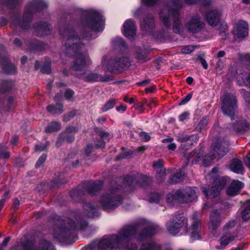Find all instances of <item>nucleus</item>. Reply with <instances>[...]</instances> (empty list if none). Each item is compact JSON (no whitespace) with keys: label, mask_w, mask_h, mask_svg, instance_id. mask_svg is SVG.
I'll list each match as a JSON object with an SVG mask.
<instances>
[{"label":"nucleus","mask_w":250,"mask_h":250,"mask_svg":"<svg viewBox=\"0 0 250 250\" xmlns=\"http://www.w3.org/2000/svg\"><path fill=\"white\" fill-rule=\"evenodd\" d=\"M69 133V129H67L65 131L63 132L59 137L56 142L57 146H60L62 145V142L64 140H66L67 142L70 143L74 140L73 135Z\"/></svg>","instance_id":"23"},{"label":"nucleus","mask_w":250,"mask_h":250,"mask_svg":"<svg viewBox=\"0 0 250 250\" xmlns=\"http://www.w3.org/2000/svg\"><path fill=\"white\" fill-rule=\"evenodd\" d=\"M221 217L219 213L216 210H213L209 217L208 227L210 230H213L219 226Z\"/></svg>","instance_id":"17"},{"label":"nucleus","mask_w":250,"mask_h":250,"mask_svg":"<svg viewBox=\"0 0 250 250\" xmlns=\"http://www.w3.org/2000/svg\"><path fill=\"white\" fill-rule=\"evenodd\" d=\"M142 2L148 5H152L155 3L157 0H142Z\"/></svg>","instance_id":"55"},{"label":"nucleus","mask_w":250,"mask_h":250,"mask_svg":"<svg viewBox=\"0 0 250 250\" xmlns=\"http://www.w3.org/2000/svg\"><path fill=\"white\" fill-rule=\"evenodd\" d=\"M50 29V25L48 23H43L38 29V30L39 31V35L41 36H43L46 35H47L49 32Z\"/></svg>","instance_id":"32"},{"label":"nucleus","mask_w":250,"mask_h":250,"mask_svg":"<svg viewBox=\"0 0 250 250\" xmlns=\"http://www.w3.org/2000/svg\"><path fill=\"white\" fill-rule=\"evenodd\" d=\"M65 52L67 55L76 56V60L73 65V69L76 71H80L83 73L85 69L91 64V61L89 56L83 53L84 51V37L82 40L76 36V32L72 30L67 31L65 34L63 38Z\"/></svg>","instance_id":"2"},{"label":"nucleus","mask_w":250,"mask_h":250,"mask_svg":"<svg viewBox=\"0 0 250 250\" xmlns=\"http://www.w3.org/2000/svg\"><path fill=\"white\" fill-rule=\"evenodd\" d=\"M99 202L103 209H113L122 203V198L115 191H108L101 195Z\"/></svg>","instance_id":"6"},{"label":"nucleus","mask_w":250,"mask_h":250,"mask_svg":"<svg viewBox=\"0 0 250 250\" xmlns=\"http://www.w3.org/2000/svg\"><path fill=\"white\" fill-rule=\"evenodd\" d=\"M185 177V173L181 170L180 172L175 174L169 180V183L171 184H176L182 181Z\"/></svg>","instance_id":"30"},{"label":"nucleus","mask_w":250,"mask_h":250,"mask_svg":"<svg viewBox=\"0 0 250 250\" xmlns=\"http://www.w3.org/2000/svg\"><path fill=\"white\" fill-rule=\"evenodd\" d=\"M75 115V113L74 112H70L68 115L64 116L63 120L65 122L68 121L70 119H71Z\"/></svg>","instance_id":"53"},{"label":"nucleus","mask_w":250,"mask_h":250,"mask_svg":"<svg viewBox=\"0 0 250 250\" xmlns=\"http://www.w3.org/2000/svg\"><path fill=\"white\" fill-rule=\"evenodd\" d=\"M234 236L231 235L229 234H227L221 237L220 243L222 246L225 247L229 243L234 240Z\"/></svg>","instance_id":"31"},{"label":"nucleus","mask_w":250,"mask_h":250,"mask_svg":"<svg viewBox=\"0 0 250 250\" xmlns=\"http://www.w3.org/2000/svg\"><path fill=\"white\" fill-rule=\"evenodd\" d=\"M201 227V222L199 220H196L192 224L189 231L190 238L193 240L200 239L199 229Z\"/></svg>","instance_id":"20"},{"label":"nucleus","mask_w":250,"mask_h":250,"mask_svg":"<svg viewBox=\"0 0 250 250\" xmlns=\"http://www.w3.org/2000/svg\"><path fill=\"white\" fill-rule=\"evenodd\" d=\"M140 137L144 141H148L150 140V136L146 132H141L140 134Z\"/></svg>","instance_id":"50"},{"label":"nucleus","mask_w":250,"mask_h":250,"mask_svg":"<svg viewBox=\"0 0 250 250\" xmlns=\"http://www.w3.org/2000/svg\"><path fill=\"white\" fill-rule=\"evenodd\" d=\"M233 34L235 37L241 39L248 35V25L246 21H240L236 23L233 28Z\"/></svg>","instance_id":"13"},{"label":"nucleus","mask_w":250,"mask_h":250,"mask_svg":"<svg viewBox=\"0 0 250 250\" xmlns=\"http://www.w3.org/2000/svg\"><path fill=\"white\" fill-rule=\"evenodd\" d=\"M180 190L172 191L167 196V201L169 203L173 204L176 201L180 202Z\"/></svg>","instance_id":"25"},{"label":"nucleus","mask_w":250,"mask_h":250,"mask_svg":"<svg viewBox=\"0 0 250 250\" xmlns=\"http://www.w3.org/2000/svg\"><path fill=\"white\" fill-rule=\"evenodd\" d=\"M136 28L133 21L130 19L126 20L123 26V34L129 39H132L136 35Z\"/></svg>","instance_id":"15"},{"label":"nucleus","mask_w":250,"mask_h":250,"mask_svg":"<svg viewBox=\"0 0 250 250\" xmlns=\"http://www.w3.org/2000/svg\"><path fill=\"white\" fill-rule=\"evenodd\" d=\"M244 162L246 165L250 168V153L248 155L247 158L245 159Z\"/></svg>","instance_id":"59"},{"label":"nucleus","mask_w":250,"mask_h":250,"mask_svg":"<svg viewBox=\"0 0 250 250\" xmlns=\"http://www.w3.org/2000/svg\"><path fill=\"white\" fill-rule=\"evenodd\" d=\"M112 43L115 47L120 48H124L125 46V43L121 38H116L112 41Z\"/></svg>","instance_id":"38"},{"label":"nucleus","mask_w":250,"mask_h":250,"mask_svg":"<svg viewBox=\"0 0 250 250\" xmlns=\"http://www.w3.org/2000/svg\"><path fill=\"white\" fill-rule=\"evenodd\" d=\"M182 4L180 0L169 1L160 13V19L167 27L170 26L169 18L172 15L174 19L173 29L175 33H180L181 31V23L179 20L178 11L182 7Z\"/></svg>","instance_id":"4"},{"label":"nucleus","mask_w":250,"mask_h":250,"mask_svg":"<svg viewBox=\"0 0 250 250\" xmlns=\"http://www.w3.org/2000/svg\"><path fill=\"white\" fill-rule=\"evenodd\" d=\"M160 199V196L157 193H153L150 197V201L154 202H158Z\"/></svg>","instance_id":"49"},{"label":"nucleus","mask_w":250,"mask_h":250,"mask_svg":"<svg viewBox=\"0 0 250 250\" xmlns=\"http://www.w3.org/2000/svg\"><path fill=\"white\" fill-rule=\"evenodd\" d=\"M12 85V83L9 81H3L1 82L0 87V90L2 92L8 91L11 89Z\"/></svg>","instance_id":"34"},{"label":"nucleus","mask_w":250,"mask_h":250,"mask_svg":"<svg viewBox=\"0 0 250 250\" xmlns=\"http://www.w3.org/2000/svg\"><path fill=\"white\" fill-rule=\"evenodd\" d=\"M154 89H155V86H149L148 87H146L145 89V91L146 93H152L154 91Z\"/></svg>","instance_id":"64"},{"label":"nucleus","mask_w":250,"mask_h":250,"mask_svg":"<svg viewBox=\"0 0 250 250\" xmlns=\"http://www.w3.org/2000/svg\"><path fill=\"white\" fill-rule=\"evenodd\" d=\"M125 181L129 187L136 183L135 181L133 180L130 177H127L125 179Z\"/></svg>","instance_id":"56"},{"label":"nucleus","mask_w":250,"mask_h":250,"mask_svg":"<svg viewBox=\"0 0 250 250\" xmlns=\"http://www.w3.org/2000/svg\"><path fill=\"white\" fill-rule=\"evenodd\" d=\"M60 125L57 122H52L45 128L46 132L51 133L53 131H57L60 129Z\"/></svg>","instance_id":"33"},{"label":"nucleus","mask_w":250,"mask_h":250,"mask_svg":"<svg viewBox=\"0 0 250 250\" xmlns=\"http://www.w3.org/2000/svg\"><path fill=\"white\" fill-rule=\"evenodd\" d=\"M235 225V222L234 221H231L229 222L227 224H226L225 227L227 229L231 228L234 227Z\"/></svg>","instance_id":"61"},{"label":"nucleus","mask_w":250,"mask_h":250,"mask_svg":"<svg viewBox=\"0 0 250 250\" xmlns=\"http://www.w3.org/2000/svg\"><path fill=\"white\" fill-rule=\"evenodd\" d=\"M126 109V106L125 104H121L116 107V110L119 112H124Z\"/></svg>","instance_id":"57"},{"label":"nucleus","mask_w":250,"mask_h":250,"mask_svg":"<svg viewBox=\"0 0 250 250\" xmlns=\"http://www.w3.org/2000/svg\"><path fill=\"white\" fill-rule=\"evenodd\" d=\"M194 156L195 158L192 160V163L193 164H196L199 161L200 156H199L198 154H196V151H193L189 154L188 157V159L189 160L192 157Z\"/></svg>","instance_id":"41"},{"label":"nucleus","mask_w":250,"mask_h":250,"mask_svg":"<svg viewBox=\"0 0 250 250\" xmlns=\"http://www.w3.org/2000/svg\"><path fill=\"white\" fill-rule=\"evenodd\" d=\"M129 65L128 59L113 58L104 56L102 60V66L104 71L107 70L114 73H121Z\"/></svg>","instance_id":"5"},{"label":"nucleus","mask_w":250,"mask_h":250,"mask_svg":"<svg viewBox=\"0 0 250 250\" xmlns=\"http://www.w3.org/2000/svg\"><path fill=\"white\" fill-rule=\"evenodd\" d=\"M163 165L162 162L161 161H158L155 162L153 164V167L155 168L161 167Z\"/></svg>","instance_id":"58"},{"label":"nucleus","mask_w":250,"mask_h":250,"mask_svg":"<svg viewBox=\"0 0 250 250\" xmlns=\"http://www.w3.org/2000/svg\"><path fill=\"white\" fill-rule=\"evenodd\" d=\"M195 48L192 45L185 46L182 47L181 52L184 54H189L192 52Z\"/></svg>","instance_id":"43"},{"label":"nucleus","mask_w":250,"mask_h":250,"mask_svg":"<svg viewBox=\"0 0 250 250\" xmlns=\"http://www.w3.org/2000/svg\"><path fill=\"white\" fill-rule=\"evenodd\" d=\"M220 13L216 10L209 11L206 15L208 23L211 25H216L219 21Z\"/></svg>","instance_id":"19"},{"label":"nucleus","mask_w":250,"mask_h":250,"mask_svg":"<svg viewBox=\"0 0 250 250\" xmlns=\"http://www.w3.org/2000/svg\"><path fill=\"white\" fill-rule=\"evenodd\" d=\"M3 71L7 74H14L16 72V68L13 64L8 63L6 65L3 66Z\"/></svg>","instance_id":"35"},{"label":"nucleus","mask_w":250,"mask_h":250,"mask_svg":"<svg viewBox=\"0 0 250 250\" xmlns=\"http://www.w3.org/2000/svg\"><path fill=\"white\" fill-rule=\"evenodd\" d=\"M83 208L85 213L89 217L93 218L97 216L99 214L97 208H95L91 204H86Z\"/></svg>","instance_id":"24"},{"label":"nucleus","mask_w":250,"mask_h":250,"mask_svg":"<svg viewBox=\"0 0 250 250\" xmlns=\"http://www.w3.org/2000/svg\"><path fill=\"white\" fill-rule=\"evenodd\" d=\"M87 222L79 217L74 219L65 218L60 226L54 229L53 237L61 243H67L70 237L76 231L84 229Z\"/></svg>","instance_id":"3"},{"label":"nucleus","mask_w":250,"mask_h":250,"mask_svg":"<svg viewBox=\"0 0 250 250\" xmlns=\"http://www.w3.org/2000/svg\"><path fill=\"white\" fill-rule=\"evenodd\" d=\"M48 145L49 142L46 143L45 144H38L35 146V150L41 152L44 150Z\"/></svg>","instance_id":"46"},{"label":"nucleus","mask_w":250,"mask_h":250,"mask_svg":"<svg viewBox=\"0 0 250 250\" xmlns=\"http://www.w3.org/2000/svg\"><path fill=\"white\" fill-rule=\"evenodd\" d=\"M148 51L145 48H139L137 49L136 53V58L141 62H145L147 60V56Z\"/></svg>","instance_id":"27"},{"label":"nucleus","mask_w":250,"mask_h":250,"mask_svg":"<svg viewBox=\"0 0 250 250\" xmlns=\"http://www.w3.org/2000/svg\"><path fill=\"white\" fill-rule=\"evenodd\" d=\"M222 109L225 115L232 118L235 113L236 99L235 97L230 94L225 93L222 97Z\"/></svg>","instance_id":"9"},{"label":"nucleus","mask_w":250,"mask_h":250,"mask_svg":"<svg viewBox=\"0 0 250 250\" xmlns=\"http://www.w3.org/2000/svg\"><path fill=\"white\" fill-rule=\"evenodd\" d=\"M229 143L224 140L219 141L215 146L214 149V153L213 156L209 157L210 160V164L206 163V160H208V157H206L203 160V164L205 167L208 166L212 162L213 160H219L221 157L225 155L229 151L228 149Z\"/></svg>","instance_id":"10"},{"label":"nucleus","mask_w":250,"mask_h":250,"mask_svg":"<svg viewBox=\"0 0 250 250\" xmlns=\"http://www.w3.org/2000/svg\"><path fill=\"white\" fill-rule=\"evenodd\" d=\"M74 94V92L71 90H67L65 91L64 96L66 99H70Z\"/></svg>","instance_id":"51"},{"label":"nucleus","mask_w":250,"mask_h":250,"mask_svg":"<svg viewBox=\"0 0 250 250\" xmlns=\"http://www.w3.org/2000/svg\"><path fill=\"white\" fill-rule=\"evenodd\" d=\"M42 71L46 74H48L51 72L50 62L49 61H48L46 63L42 66Z\"/></svg>","instance_id":"45"},{"label":"nucleus","mask_w":250,"mask_h":250,"mask_svg":"<svg viewBox=\"0 0 250 250\" xmlns=\"http://www.w3.org/2000/svg\"><path fill=\"white\" fill-rule=\"evenodd\" d=\"M189 115V113L187 112H185L179 116V120L180 121H183L186 120Z\"/></svg>","instance_id":"52"},{"label":"nucleus","mask_w":250,"mask_h":250,"mask_svg":"<svg viewBox=\"0 0 250 250\" xmlns=\"http://www.w3.org/2000/svg\"><path fill=\"white\" fill-rule=\"evenodd\" d=\"M46 6V4L43 0H32L26 7L23 15V20L25 22H28L32 18L34 13Z\"/></svg>","instance_id":"11"},{"label":"nucleus","mask_w":250,"mask_h":250,"mask_svg":"<svg viewBox=\"0 0 250 250\" xmlns=\"http://www.w3.org/2000/svg\"><path fill=\"white\" fill-rule=\"evenodd\" d=\"M9 240H10V239H9V237L5 238L4 239V240L3 241V242L2 243V244H1V248H0V250H2V248L5 247L7 245L8 242L9 241Z\"/></svg>","instance_id":"60"},{"label":"nucleus","mask_w":250,"mask_h":250,"mask_svg":"<svg viewBox=\"0 0 250 250\" xmlns=\"http://www.w3.org/2000/svg\"><path fill=\"white\" fill-rule=\"evenodd\" d=\"M115 104V100L113 99H110L103 106L102 110L103 111H106L111 108H112Z\"/></svg>","instance_id":"39"},{"label":"nucleus","mask_w":250,"mask_h":250,"mask_svg":"<svg viewBox=\"0 0 250 250\" xmlns=\"http://www.w3.org/2000/svg\"><path fill=\"white\" fill-rule=\"evenodd\" d=\"M9 153L6 150V148L4 146H0V157L4 158H7L9 157Z\"/></svg>","instance_id":"42"},{"label":"nucleus","mask_w":250,"mask_h":250,"mask_svg":"<svg viewBox=\"0 0 250 250\" xmlns=\"http://www.w3.org/2000/svg\"><path fill=\"white\" fill-rule=\"evenodd\" d=\"M11 250H33L31 245L26 243H18Z\"/></svg>","instance_id":"29"},{"label":"nucleus","mask_w":250,"mask_h":250,"mask_svg":"<svg viewBox=\"0 0 250 250\" xmlns=\"http://www.w3.org/2000/svg\"><path fill=\"white\" fill-rule=\"evenodd\" d=\"M140 226L145 228L142 232L137 236L130 239L123 250H138L137 244L140 245L139 250H161L160 246L155 242L140 244L147 237L156 232L155 227L146 220L143 223L125 226L116 234L104 236L99 241L98 248L104 250L120 249L123 247L124 243L127 239H130L136 233L137 228Z\"/></svg>","instance_id":"1"},{"label":"nucleus","mask_w":250,"mask_h":250,"mask_svg":"<svg viewBox=\"0 0 250 250\" xmlns=\"http://www.w3.org/2000/svg\"><path fill=\"white\" fill-rule=\"evenodd\" d=\"M85 80L90 82L103 81L104 80L101 75L98 74L95 72H92L87 75L85 76Z\"/></svg>","instance_id":"28"},{"label":"nucleus","mask_w":250,"mask_h":250,"mask_svg":"<svg viewBox=\"0 0 250 250\" xmlns=\"http://www.w3.org/2000/svg\"><path fill=\"white\" fill-rule=\"evenodd\" d=\"M200 62H201V63H202V64L203 65L204 68H205L206 69H207L208 67V64L206 61L203 58H201Z\"/></svg>","instance_id":"63"},{"label":"nucleus","mask_w":250,"mask_h":250,"mask_svg":"<svg viewBox=\"0 0 250 250\" xmlns=\"http://www.w3.org/2000/svg\"><path fill=\"white\" fill-rule=\"evenodd\" d=\"M86 190L88 193L95 194V193L99 190L101 188V183L92 182L86 185Z\"/></svg>","instance_id":"26"},{"label":"nucleus","mask_w":250,"mask_h":250,"mask_svg":"<svg viewBox=\"0 0 250 250\" xmlns=\"http://www.w3.org/2000/svg\"><path fill=\"white\" fill-rule=\"evenodd\" d=\"M191 98V95L190 94L186 96L181 102L180 104H184L188 102Z\"/></svg>","instance_id":"54"},{"label":"nucleus","mask_w":250,"mask_h":250,"mask_svg":"<svg viewBox=\"0 0 250 250\" xmlns=\"http://www.w3.org/2000/svg\"><path fill=\"white\" fill-rule=\"evenodd\" d=\"M20 205V201L17 199L15 198L14 200L13 207L15 209H17Z\"/></svg>","instance_id":"62"},{"label":"nucleus","mask_w":250,"mask_h":250,"mask_svg":"<svg viewBox=\"0 0 250 250\" xmlns=\"http://www.w3.org/2000/svg\"><path fill=\"white\" fill-rule=\"evenodd\" d=\"M104 20L102 15L99 13H95L88 26L90 28L95 31L101 32L104 29Z\"/></svg>","instance_id":"14"},{"label":"nucleus","mask_w":250,"mask_h":250,"mask_svg":"<svg viewBox=\"0 0 250 250\" xmlns=\"http://www.w3.org/2000/svg\"><path fill=\"white\" fill-rule=\"evenodd\" d=\"M187 220L182 215L175 216L170 219L166 224L167 229L168 232L176 235L180 230L184 232L187 231Z\"/></svg>","instance_id":"7"},{"label":"nucleus","mask_w":250,"mask_h":250,"mask_svg":"<svg viewBox=\"0 0 250 250\" xmlns=\"http://www.w3.org/2000/svg\"><path fill=\"white\" fill-rule=\"evenodd\" d=\"M108 136V134L107 133H101V139L98 141H95V144L97 147H103L104 146V141L105 137Z\"/></svg>","instance_id":"37"},{"label":"nucleus","mask_w":250,"mask_h":250,"mask_svg":"<svg viewBox=\"0 0 250 250\" xmlns=\"http://www.w3.org/2000/svg\"><path fill=\"white\" fill-rule=\"evenodd\" d=\"M241 216L243 220H247L250 218V206L246 208L242 212Z\"/></svg>","instance_id":"40"},{"label":"nucleus","mask_w":250,"mask_h":250,"mask_svg":"<svg viewBox=\"0 0 250 250\" xmlns=\"http://www.w3.org/2000/svg\"><path fill=\"white\" fill-rule=\"evenodd\" d=\"M180 202L187 203L195 201L198 196L199 193L197 188H187L185 189L180 190Z\"/></svg>","instance_id":"12"},{"label":"nucleus","mask_w":250,"mask_h":250,"mask_svg":"<svg viewBox=\"0 0 250 250\" xmlns=\"http://www.w3.org/2000/svg\"><path fill=\"white\" fill-rule=\"evenodd\" d=\"M46 156L45 154H42L38 159L37 162L36 164V167H40L46 160Z\"/></svg>","instance_id":"48"},{"label":"nucleus","mask_w":250,"mask_h":250,"mask_svg":"<svg viewBox=\"0 0 250 250\" xmlns=\"http://www.w3.org/2000/svg\"><path fill=\"white\" fill-rule=\"evenodd\" d=\"M229 167L231 171L236 173L242 174L243 172L242 162L237 159H233L229 164Z\"/></svg>","instance_id":"21"},{"label":"nucleus","mask_w":250,"mask_h":250,"mask_svg":"<svg viewBox=\"0 0 250 250\" xmlns=\"http://www.w3.org/2000/svg\"><path fill=\"white\" fill-rule=\"evenodd\" d=\"M202 23L198 16L193 17L186 24V27L188 31L195 32L201 28Z\"/></svg>","instance_id":"16"},{"label":"nucleus","mask_w":250,"mask_h":250,"mask_svg":"<svg viewBox=\"0 0 250 250\" xmlns=\"http://www.w3.org/2000/svg\"><path fill=\"white\" fill-rule=\"evenodd\" d=\"M241 92L245 101L248 104L250 103V91H247L243 89L241 90Z\"/></svg>","instance_id":"44"},{"label":"nucleus","mask_w":250,"mask_h":250,"mask_svg":"<svg viewBox=\"0 0 250 250\" xmlns=\"http://www.w3.org/2000/svg\"><path fill=\"white\" fill-rule=\"evenodd\" d=\"M57 106H58L59 110L57 111L56 109L55 105H49L47 106V109L48 111L52 112L54 114H60L62 112V104H57Z\"/></svg>","instance_id":"36"},{"label":"nucleus","mask_w":250,"mask_h":250,"mask_svg":"<svg viewBox=\"0 0 250 250\" xmlns=\"http://www.w3.org/2000/svg\"><path fill=\"white\" fill-rule=\"evenodd\" d=\"M237 80L241 85L250 87V75L247 72H242L237 77Z\"/></svg>","instance_id":"22"},{"label":"nucleus","mask_w":250,"mask_h":250,"mask_svg":"<svg viewBox=\"0 0 250 250\" xmlns=\"http://www.w3.org/2000/svg\"><path fill=\"white\" fill-rule=\"evenodd\" d=\"M243 184L238 181H233L227 189V194L229 196H235L243 188Z\"/></svg>","instance_id":"18"},{"label":"nucleus","mask_w":250,"mask_h":250,"mask_svg":"<svg viewBox=\"0 0 250 250\" xmlns=\"http://www.w3.org/2000/svg\"><path fill=\"white\" fill-rule=\"evenodd\" d=\"M225 185L226 180L224 178H216L214 180L211 188L207 186L203 187V192L208 199L217 197Z\"/></svg>","instance_id":"8"},{"label":"nucleus","mask_w":250,"mask_h":250,"mask_svg":"<svg viewBox=\"0 0 250 250\" xmlns=\"http://www.w3.org/2000/svg\"><path fill=\"white\" fill-rule=\"evenodd\" d=\"M248 127V125L247 123L244 122H243L241 123V125H239L238 126L235 127V129L237 132H241L245 131L246 128Z\"/></svg>","instance_id":"47"}]
</instances>
